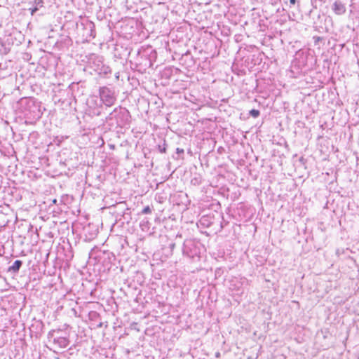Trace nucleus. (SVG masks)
Returning a JSON list of instances; mask_svg holds the SVG:
<instances>
[{
    "instance_id": "4",
    "label": "nucleus",
    "mask_w": 359,
    "mask_h": 359,
    "mask_svg": "<svg viewBox=\"0 0 359 359\" xmlns=\"http://www.w3.org/2000/svg\"><path fill=\"white\" fill-rule=\"evenodd\" d=\"M54 330L50 331L48 334V337L50 341L53 339L54 345L60 348H65L69 344V340L67 337H53Z\"/></svg>"
},
{
    "instance_id": "13",
    "label": "nucleus",
    "mask_w": 359,
    "mask_h": 359,
    "mask_svg": "<svg viewBox=\"0 0 359 359\" xmlns=\"http://www.w3.org/2000/svg\"><path fill=\"white\" fill-rule=\"evenodd\" d=\"M30 10H31V14L34 15L39 10V8L37 7L34 6V8H31Z\"/></svg>"
},
{
    "instance_id": "12",
    "label": "nucleus",
    "mask_w": 359,
    "mask_h": 359,
    "mask_svg": "<svg viewBox=\"0 0 359 359\" xmlns=\"http://www.w3.org/2000/svg\"><path fill=\"white\" fill-rule=\"evenodd\" d=\"M43 0H34V6L38 8L43 7Z\"/></svg>"
},
{
    "instance_id": "2",
    "label": "nucleus",
    "mask_w": 359,
    "mask_h": 359,
    "mask_svg": "<svg viewBox=\"0 0 359 359\" xmlns=\"http://www.w3.org/2000/svg\"><path fill=\"white\" fill-rule=\"evenodd\" d=\"M182 252L189 258L198 257L201 254L200 243L191 239L185 240Z\"/></svg>"
},
{
    "instance_id": "6",
    "label": "nucleus",
    "mask_w": 359,
    "mask_h": 359,
    "mask_svg": "<svg viewBox=\"0 0 359 359\" xmlns=\"http://www.w3.org/2000/svg\"><path fill=\"white\" fill-rule=\"evenodd\" d=\"M129 112L125 108H115L114 111L109 114V116L107 117V120H112L114 118H117V116H128Z\"/></svg>"
},
{
    "instance_id": "8",
    "label": "nucleus",
    "mask_w": 359,
    "mask_h": 359,
    "mask_svg": "<svg viewBox=\"0 0 359 359\" xmlns=\"http://www.w3.org/2000/svg\"><path fill=\"white\" fill-rule=\"evenodd\" d=\"M85 28L86 29H89L90 31V36H93V38L95 36V24L93 22H88L85 25Z\"/></svg>"
},
{
    "instance_id": "15",
    "label": "nucleus",
    "mask_w": 359,
    "mask_h": 359,
    "mask_svg": "<svg viewBox=\"0 0 359 359\" xmlns=\"http://www.w3.org/2000/svg\"><path fill=\"white\" fill-rule=\"evenodd\" d=\"M297 3V0H290V4L291 5H294Z\"/></svg>"
},
{
    "instance_id": "10",
    "label": "nucleus",
    "mask_w": 359,
    "mask_h": 359,
    "mask_svg": "<svg viewBox=\"0 0 359 359\" xmlns=\"http://www.w3.org/2000/svg\"><path fill=\"white\" fill-rule=\"evenodd\" d=\"M151 211H152L151 208L149 205H147V206L144 207V208L142 209V210L141 213H142V214L147 215V214H150V213H151Z\"/></svg>"
},
{
    "instance_id": "11",
    "label": "nucleus",
    "mask_w": 359,
    "mask_h": 359,
    "mask_svg": "<svg viewBox=\"0 0 359 359\" xmlns=\"http://www.w3.org/2000/svg\"><path fill=\"white\" fill-rule=\"evenodd\" d=\"M166 144L165 141L164 140V143L163 145H158V150L161 153H165L166 152Z\"/></svg>"
},
{
    "instance_id": "3",
    "label": "nucleus",
    "mask_w": 359,
    "mask_h": 359,
    "mask_svg": "<svg viewBox=\"0 0 359 359\" xmlns=\"http://www.w3.org/2000/svg\"><path fill=\"white\" fill-rule=\"evenodd\" d=\"M99 95H100L101 101L107 107L112 106L116 101V97L114 95V90L106 87V86L100 88Z\"/></svg>"
},
{
    "instance_id": "5",
    "label": "nucleus",
    "mask_w": 359,
    "mask_h": 359,
    "mask_svg": "<svg viewBox=\"0 0 359 359\" xmlns=\"http://www.w3.org/2000/svg\"><path fill=\"white\" fill-rule=\"evenodd\" d=\"M332 10L337 15H344L346 11V6L339 0L335 1L332 5Z\"/></svg>"
},
{
    "instance_id": "14",
    "label": "nucleus",
    "mask_w": 359,
    "mask_h": 359,
    "mask_svg": "<svg viewBox=\"0 0 359 359\" xmlns=\"http://www.w3.org/2000/svg\"><path fill=\"white\" fill-rule=\"evenodd\" d=\"M176 151H177V154H183L184 153V149H183L177 148Z\"/></svg>"
},
{
    "instance_id": "16",
    "label": "nucleus",
    "mask_w": 359,
    "mask_h": 359,
    "mask_svg": "<svg viewBox=\"0 0 359 359\" xmlns=\"http://www.w3.org/2000/svg\"><path fill=\"white\" fill-rule=\"evenodd\" d=\"M205 221H207V219L205 218V217H203L201 219V222L203 224H205Z\"/></svg>"
},
{
    "instance_id": "1",
    "label": "nucleus",
    "mask_w": 359,
    "mask_h": 359,
    "mask_svg": "<svg viewBox=\"0 0 359 359\" xmlns=\"http://www.w3.org/2000/svg\"><path fill=\"white\" fill-rule=\"evenodd\" d=\"M90 66L100 76H108L111 74V68L105 65L102 56L93 54L89 58Z\"/></svg>"
},
{
    "instance_id": "9",
    "label": "nucleus",
    "mask_w": 359,
    "mask_h": 359,
    "mask_svg": "<svg viewBox=\"0 0 359 359\" xmlns=\"http://www.w3.org/2000/svg\"><path fill=\"white\" fill-rule=\"evenodd\" d=\"M249 114L253 118H257L259 116L260 112L259 110L253 109L250 111Z\"/></svg>"
},
{
    "instance_id": "7",
    "label": "nucleus",
    "mask_w": 359,
    "mask_h": 359,
    "mask_svg": "<svg viewBox=\"0 0 359 359\" xmlns=\"http://www.w3.org/2000/svg\"><path fill=\"white\" fill-rule=\"evenodd\" d=\"M23 264L22 261L15 260L14 263L8 268L7 272L15 275L18 273L20 268Z\"/></svg>"
}]
</instances>
